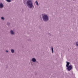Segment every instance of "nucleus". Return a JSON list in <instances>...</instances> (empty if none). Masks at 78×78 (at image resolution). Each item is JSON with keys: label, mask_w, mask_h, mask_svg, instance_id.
I'll use <instances>...</instances> for the list:
<instances>
[{"label": "nucleus", "mask_w": 78, "mask_h": 78, "mask_svg": "<svg viewBox=\"0 0 78 78\" xmlns=\"http://www.w3.org/2000/svg\"><path fill=\"white\" fill-rule=\"evenodd\" d=\"M4 7V5L2 2L0 3V8H3Z\"/></svg>", "instance_id": "obj_4"}, {"label": "nucleus", "mask_w": 78, "mask_h": 78, "mask_svg": "<svg viewBox=\"0 0 78 78\" xmlns=\"http://www.w3.org/2000/svg\"><path fill=\"white\" fill-rule=\"evenodd\" d=\"M8 24H9V23H7V25H8Z\"/></svg>", "instance_id": "obj_16"}, {"label": "nucleus", "mask_w": 78, "mask_h": 78, "mask_svg": "<svg viewBox=\"0 0 78 78\" xmlns=\"http://www.w3.org/2000/svg\"><path fill=\"white\" fill-rule=\"evenodd\" d=\"M66 63H67V64H66V66L67 67H69V64H70V62H67Z\"/></svg>", "instance_id": "obj_5"}, {"label": "nucleus", "mask_w": 78, "mask_h": 78, "mask_svg": "<svg viewBox=\"0 0 78 78\" xmlns=\"http://www.w3.org/2000/svg\"><path fill=\"white\" fill-rule=\"evenodd\" d=\"M72 66L71 65H70L68 67L67 69L68 70L70 71L71 70H72Z\"/></svg>", "instance_id": "obj_3"}, {"label": "nucleus", "mask_w": 78, "mask_h": 78, "mask_svg": "<svg viewBox=\"0 0 78 78\" xmlns=\"http://www.w3.org/2000/svg\"><path fill=\"white\" fill-rule=\"evenodd\" d=\"M11 0L12 1V0Z\"/></svg>", "instance_id": "obj_17"}, {"label": "nucleus", "mask_w": 78, "mask_h": 78, "mask_svg": "<svg viewBox=\"0 0 78 78\" xmlns=\"http://www.w3.org/2000/svg\"><path fill=\"white\" fill-rule=\"evenodd\" d=\"M7 2H11V0H6Z\"/></svg>", "instance_id": "obj_11"}, {"label": "nucleus", "mask_w": 78, "mask_h": 78, "mask_svg": "<svg viewBox=\"0 0 78 78\" xmlns=\"http://www.w3.org/2000/svg\"><path fill=\"white\" fill-rule=\"evenodd\" d=\"M43 19L44 21H47L48 19V16L46 14H44L43 16Z\"/></svg>", "instance_id": "obj_2"}, {"label": "nucleus", "mask_w": 78, "mask_h": 78, "mask_svg": "<svg viewBox=\"0 0 78 78\" xmlns=\"http://www.w3.org/2000/svg\"><path fill=\"white\" fill-rule=\"evenodd\" d=\"M11 51L12 53H14V50L13 49H12L11 50Z\"/></svg>", "instance_id": "obj_10"}, {"label": "nucleus", "mask_w": 78, "mask_h": 78, "mask_svg": "<svg viewBox=\"0 0 78 78\" xmlns=\"http://www.w3.org/2000/svg\"><path fill=\"white\" fill-rule=\"evenodd\" d=\"M32 61L33 62H36V59L35 58H33L32 59Z\"/></svg>", "instance_id": "obj_7"}, {"label": "nucleus", "mask_w": 78, "mask_h": 78, "mask_svg": "<svg viewBox=\"0 0 78 78\" xmlns=\"http://www.w3.org/2000/svg\"><path fill=\"white\" fill-rule=\"evenodd\" d=\"M11 34H14V32H13V31H12V30H11Z\"/></svg>", "instance_id": "obj_9"}, {"label": "nucleus", "mask_w": 78, "mask_h": 78, "mask_svg": "<svg viewBox=\"0 0 78 78\" xmlns=\"http://www.w3.org/2000/svg\"><path fill=\"white\" fill-rule=\"evenodd\" d=\"M35 3L36 4V5H37V6H39V3H38L37 1H36L35 2Z\"/></svg>", "instance_id": "obj_8"}, {"label": "nucleus", "mask_w": 78, "mask_h": 78, "mask_svg": "<svg viewBox=\"0 0 78 78\" xmlns=\"http://www.w3.org/2000/svg\"><path fill=\"white\" fill-rule=\"evenodd\" d=\"M76 46H77V47H78V42H76Z\"/></svg>", "instance_id": "obj_13"}, {"label": "nucleus", "mask_w": 78, "mask_h": 78, "mask_svg": "<svg viewBox=\"0 0 78 78\" xmlns=\"http://www.w3.org/2000/svg\"><path fill=\"white\" fill-rule=\"evenodd\" d=\"M27 6L29 7L30 8H34V5H33V2L32 0H28L26 3Z\"/></svg>", "instance_id": "obj_1"}, {"label": "nucleus", "mask_w": 78, "mask_h": 78, "mask_svg": "<svg viewBox=\"0 0 78 78\" xmlns=\"http://www.w3.org/2000/svg\"><path fill=\"white\" fill-rule=\"evenodd\" d=\"M6 51V52H7V53H8V51Z\"/></svg>", "instance_id": "obj_15"}, {"label": "nucleus", "mask_w": 78, "mask_h": 78, "mask_svg": "<svg viewBox=\"0 0 78 78\" xmlns=\"http://www.w3.org/2000/svg\"><path fill=\"white\" fill-rule=\"evenodd\" d=\"M28 0H23V1L24 2V3L25 5L27 2V1H28Z\"/></svg>", "instance_id": "obj_6"}, {"label": "nucleus", "mask_w": 78, "mask_h": 78, "mask_svg": "<svg viewBox=\"0 0 78 78\" xmlns=\"http://www.w3.org/2000/svg\"><path fill=\"white\" fill-rule=\"evenodd\" d=\"M1 19H2V20H4V18H3V17H2Z\"/></svg>", "instance_id": "obj_14"}, {"label": "nucleus", "mask_w": 78, "mask_h": 78, "mask_svg": "<svg viewBox=\"0 0 78 78\" xmlns=\"http://www.w3.org/2000/svg\"><path fill=\"white\" fill-rule=\"evenodd\" d=\"M51 49H52V53H53V47H51Z\"/></svg>", "instance_id": "obj_12"}]
</instances>
